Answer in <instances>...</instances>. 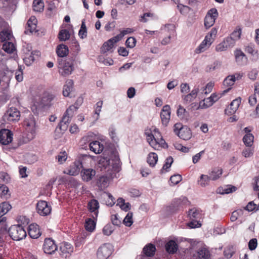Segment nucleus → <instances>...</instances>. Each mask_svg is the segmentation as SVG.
<instances>
[{"label": "nucleus", "mask_w": 259, "mask_h": 259, "mask_svg": "<svg viewBox=\"0 0 259 259\" xmlns=\"http://www.w3.org/2000/svg\"><path fill=\"white\" fill-rule=\"evenodd\" d=\"M13 35L11 32L8 30H4L0 33V38L2 41L11 40Z\"/></svg>", "instance_id": "38"}, {"label": "nucleus", "mask_w": 259, "mask_h": 259, "mask_svg": "<svg viewBox=\"0 0 259 259\" xmlns=\"http://www.w3.org/2000/svg\"><path fill=\"white\" fill-rule=\"evenodd\" d=\"M114 231V229L110 224H108L104 226L103 229V233L104 235L107 236L110 235Z\"/></svg>", "instance_id": "52"}, {"label": "nucleus", "mask_w": 259, "mask_h": 259, "mask_svg": "<svg viewBox=\"0 0 259 259\" xmlns=\"http://www.w3.org/2000/svg\"><path fill=\"white\" fill-rule=\"evenodd\" d=\"M96 226V223L92 219H87L85 221V228L89 232H93Z\"/></svg>", "instance_id": "44"}, {"label": "nucleus", "mask_w": 259, "mask_h": 259, "mask_svg": "<svg viewBox=\"0 0 259 259\" xmlns=\"http://www.w3.org/2000/svg\"><path fill=\"white\" fill-rule=\"evenodd\" d=\"M236 189L237 188L236 187L231 185H229L227 186V188L223 189L222 192H221L220 190L219 193H220L221 194H229L235 191Z\"/></svg>", "instance_id": "60"}, {"label": "nucleus", "mask_w": 259, "mask_h": 259, "mask_svg": "<svg viewBox=\"0 0 259 259\" xmlns=\"http://www.w3.org/2000/svg\"><path fill=\"white\" fill-rule=\"evenodd\" d=\"M20 112L15 107H10L3 116L5 121L16 122L20 119Z\"/></svg>", "instance_id": "7"}, {"label": "nucleus", "mask_w": 259, "mask_h": 259, "mask_svg": "<svg viewBox=\"0 0 259 259\" xmlns=\"http://www.w3.org/2000/svg\"><path fill=\"white\" fill-rule=\"evenodd\" d=\"M36 122L33 115L30 114L26 117L23 121V126L25 132L28 133L27 136L29 140L34 138L35 134Z\"/></svg>", "instance_id": "2"}, {"label": "nucleus", "mask_w": 259, "mask_h": 259, "mask_svg": "<svg viewBox=\"0 0 259 259\" xmlns=\"http://www.w3.org/2000/svg\"><path fill=\"white\" fill-rule=\"evenodd\" d=\"M74 91L73 82H68L64 85L62 92L64 97H71Z\"/></svg>", "instance_id": "26"}, {"label": "nucleus", "mask_w": 259, "mask_h": 259, "mask_svg": "<svg viewBox=\"0 0 259 259\" xmlns=\"http://www.w3.org/2000/svg\"><path fill=\"white\" fill-rule=\"evenodd\" d=\"M182 180L181 175L177 174L174 175L170 178V181L173 186L178 184Z\"/></svg>", "instance_id": "55"}, {"label": "nucleus", "mask_w": 259, "mask_h": 259, "mask_svg": "<svg viewBox=\"0 0 259 259\" xmlns=\"http://www.w3.org/2000/svg\"><path fill=\"white\" fill-rule=\"evenodd\" d=\"M67 158V153L65 151L60 152V154L56 157V158L58 159V161L60 163H62L65 161Z\"/></svg>", "instance_id": "64"}, {"label": "nucleus", "mask_w": 259, "mask_h": 259, "mask_svg": "<svg viewBox=\"0 0 259 259\" xmlns=\"http://www.w3.org/2000/svg\"><path fill=\"white\" fill-rule=\"evenodd\" d=\"M96 174V170L93 168H83L81 171L82 180L87 182L92 180Z\"/></svg>", "instance_id": "16"}, {"label": "nucleus", "mask_w": 259, "mask_h": 259, "mask_svg": "<svg viewBox=\"0 0 259 259\" xmlns=\"http://www.w3.org/2000/svg\"><path fill=\"white\" fill-rule=\"evenodd\" d=\"M113 47L112 44H110V42H109V41L107 40L103 44V46L101 48V52L103 54L106 53L112 49Z\"/></svg>", "instance_id": "53"}, {"label": "nucleus", "mask_w": 259, "mask_h": 259, "mask_svg": "<svg viewBox=\"0 0 259 259\" xmlns=\"http://www.w3.org/2000/svg\"><path fill=\"white\" fill-rule=\"evenodd\" d=\"M10 98V96L6 93L0 94V107L6 103Z\"/></svg>", "instance_id": "59"}, {"label": "nucleus", "mask_w": 259, "mask_h": 259, "mask_svg": "<svg viewBox=\"0 0 259 259\" xmlns=\"http://www.w3.org/2000/svg\"><path fill=\"white\" fill-rule=\"evenodd\" d=\"M37 20L35 16H31L27 22V26L24 33L26 34L29 32L32 33L33 32H36V24Z\"/></svg>", "instance_id": "17"}, {"label": "nucleus", "mask_w": 259, "mask_h": 259, "mask_svg": "<svg viewBox=\"0 0 259 259\" xmlns=\"http://www.w3.org/2000/svg\"><path fill=\"white\" fill-rule=\"evenodd\" d=\"M223 170L220 167L213 168L209 173V177L211 180L215 181L218 179L222 175Z\"/></svg>", "instance_id": "34"}, {"label": "nucleus", "mask_w": 259, "mask_h": 259, "mask_svg": "<svg viewBox=\"0 0 259 259\" xmlns=\"http://www.w3.org/2000/svg\"><path fill=\"white\" fill-rule=\"evenodd\" d=\"M219 16V13L215 8L210 9L207 13L204 18V26L206 29L211 27L215 23Z\"/></svg>", "instance_id": "9"}, {"label": "nucleus", "mask_w": 259, "mask_h": 259, "mask_svg": "<svg viewBox=\"0 0 259 259\" xmlns=\"http://www.w3.org/2000/svg\"><path fill=\"white\" fill-rule=\"evenodd\" d=\"M199 92L198 88H195L190 93L185 95L183 99L184 102L186 103H190L193 101L197 97V94Z\"/></svg>", "instance_id": "32"}, {"label": "nucleus", "mask_w": 259, "mask_h": 259, "mask_svg": "<svg viewBox=\"0 0 259 259\" xmlns=\"http://www.w3.org/2000/svg\"><path fill=\"white\" fill-rule=\"evenodd\" d=\"M253 152L254 150L253 148H251V147H248L243 150L242 151V155L245 157H249L252 156Z\"/></svg>", "instance_id": "61"}, {"label": "nucleus", "mask_w": 259, "mask_h": 259, "mask_svg": "<svg viewBox=\"0 0 259 259\" xmlns=\"http://www.w3.org/2000/svg\"><path fill=\"white\" fill-rule=\"evenodd\" d=\"M98 167L101 171H105L111 176L119 172L121 170V162L116 151H112L107 156L100 158Z\"/></svg>", "instance_id": "1"}, {"label": "nucleus", "mask_w": 259, "mask_h": 259, "mask_svg": "<svg viewBox=\"0 0 259 259\" xmlns=\"http://www.w3.org/2000/svg\"><path fill=\"white\" fill-rule=\"evenodd\" d=\"M88 208L90 212H94L95 217L94 218H97L98 214V209L99 208V203L97 200L93 199L91 200L88 204Z\"/></svg>", "instance_id": "22"}, {"label": "nucleus", "mask_w": 259, "mask_h": 259, "mask_svg": "<svg viewBox=\"0 0 259 259\" xmlns=\"http://www.w3.org/2000/svg\"><path fill=\"white\" fill-rule=\"evenodd\" d=\"M234 54L236 61L238 64L242 65L246 62L247 58L240 49H236L234 52Z\"/></svg>", "instance_id": "23"}, {"label": "nucleus", "mask_w": 259, "mask_h": 259, "mask_svg": "<svg viewBox=\"0 0 259 259\" xmlns=\"http://www.w3.org/2000/svg\"><path fill=\"white\" fill-rule=\"evenodd\" d=\"M90 149L96 154L101 153L104 149V146L98 141H92L89 145Z\"/></svg>", "instance_id": "24"}, {"label": "nucleus", "mask_w": 259, "mask_h": 259, "mask_svg": "<svg viewBox=\"0 0 259 259\" xmlns=\"http://www.w3.org/2000/svg\"><path fill=\"white\" fill-rule=\"evenodd\" d=\"M156 251V247L154 245L149 243L143 249V252L148 257L153 256Z\"/></svg>", "instance_id": "29"}, {"label": "nucleus", "mask_w": 259, "mask_h": 259, "mask_svg": "<svg viewBox=\"0 0 259 259\" xmlns=\"http://www.w3.org/2000/svg\"><path fill=\"white\" fill-rule=\"evenodd\" d=\"M3 49L8 53H12L16 50L15 47L12 42L5 41L3 45Z\"/></svg>", "instance_id": "37"}, {"label": "nucleus", "mask_w": 259, "mask_h": 259, "mask_svg": "<svg viewBox=\"0 0 259 259\" xmlns=\"http://www.w3.org/2000/svg\"><path fill=\"white\" fill-rule=\"evenodd\" d=\"M213 85L214 84L212 82H209L205 88L203 87L200 89V93L202 94H207L210 93L212 91Z\"/></svg>", "instance_id": "49"}, {"label": "nucleus", "mask_w": 259, "mask_h": 259, "mask_svg": "<svg viewBox=\"0 0 259 259\" xmlns=\"http://www.w3.org/2000/svg\"><path fill=\"white\" fill-rule=\"evenodd\" d=\"M28 233L29 236L33 239L38 238L41 235L39 227L36 224H31L29 226Z\"/></svg>", "instance_id": "20"}, {"label": "nucleus", "mask_w": 259, "mask_h": 259, "mask_svg": "<svg viewBox=\"0 0 259 259\" xmlns=\"http://www.w3.org/2000/svg\"><path fill=\"white\" fill-rule=\"evenodd\" d=\"M133 213L128 212L123 220V224L127 227H130L133 223L132 220Z\"/></svg>", "instance_id": "51"}, {"label": "nucleus", "mask_w": 259, "mask_h": 259, "mask_svg": "<svg viewBox=\"0 0 259 259\" xmlns=\"http://www.w3.org/2000/svg\"><path fill=\"white\" fill-rule=\"evenodd\" d=\"M210 180L211 179L208 175H201L198 183L201 187H205L209 185Z\"/></svg>", "instance_id": "40"}, {"label": "nucleus", "mask_w": 259, "mask_h": 259, "mask_svg": "<svg viewBox=\"0 0 259 259\" xmlns=\"http://www.w3.org/2000/svg\"><path fill=\"white\" fill-rule=\"evenodd\" d=\"M71 118L72 117L64 113L62 120L58 125V127L61 131L64 132L67 129L68 125L70 122Z\"/></svg>", "instance_id": "27"}, {"label": "nucleus", "mask_w": 259, "mask_h": 259, "mask_svg": "<svg viewBox=\"0 0 259 259\" xmlns=\"http://www.w3.org/2000/svg\"><path fill=\"white\" fill-rule=\"evenodd\" d=\"M213 85L214 84L212 82H209L205 88L203 87L200 89V93L202 94H207L210 93L212 91Z\"/></svg>", "instance_id": "47"}, {"label": "nucleus", "mask_w": 259, "mask_h": 259, "mask_svg": "<svg viewBox=\"0 0 259 259\" xmlns=\"http://www.w3.org/2000/svg\"><path fill=\"white\" fill-rule=\"evenodd\" d=\"M8 188L6 185L0 184V196L2 198L7 199L10 196V195L8 194Z\"/></svg>", "instance_id": "45"}, {"label": "nucleus", "mask_w": 259, "mask_h": 259, "mask_svg": "<svg viewBox=\"0 0 259 259\" xmlns=\"http://www.w3.org/2000/svg\"><path fill=\"white\" fill-rule=\"evenodd\" d=\"M210 255L209 250L205 247H201L194 254V256L199 259H207Z\"/></svg>", "instance_id": "25"}, {"label": "nucleus", "mask_w": 259, "mask_h": 259, "mask_svg": "<svg viewBox=\"0 0 259 259\" xmlns=\"http://www.w3.org/2000/svg\"><path fill=\"white\" fill-rule=\"evenodd\" d=\"M60 251L62 257L67 258L73 252V247L70 244L64 242L60 246Z\"/></svg>", "instance_id": "15"}, {"label": "nucleus", "mask_w": 259, "mask_h": 259, "mask_svg": "<svg viewBox=\"0 0 259 259\" xmlns=\"http://www.w3.org/2000/svg\"><path fill=\"white\" fill-rule=\"evenodd\" d=\"M223 41L228 48L233 47L236 42V41L230 36L225 38Z\"/></svg>", "instance_id": "54"}, {"label": "nucleus", "mask_w": 259, "mask_h": 259, "mask_svg": "<svg viewBox=\"0 0 259 259\" xmlns=\"http://www.w3.org/2000/svg\"><path fill=\"white\" fill-rule=\"evenodd\" d=\"M68 48L67 46L64 44L58 45L56 49V53L59 57H66L68 54Z\"/></svg>", "instance_id": "30"}, {"label": "nucleus", "mask_w": 259, "mask_h": 259, "mask_svg": "<svg viewBox=\"0 0 259 259\" xmlns=\"http://www.w3.org/2000/svg\"><path fill=\"white\" fill-rule=\"evenodd\" d=\"M136 41L134 37H129L125 41V45L127 48H133L136 46Z\"/></svg>", "instance_id": "57"}, {"label": "nucleus", "mask_w": 259, "mask_h": 259, "mask_svg": "<svg viewBox=\"0 0 259 259\" xmlns=\"http://www.w3.org/2000/svg\"><path fill=\"white\" fill-rule=\"evenodd\" d=\"M160 117L162 124L164 126H167L170 118V108L168 105L164 106L161 110Z\"/></svg>", "instance_id": "14"}, {"label": "nucleus", "mask_w": 259, "mask_h": 259, "mask_svg": "<svg viewBox=\"0 0 259 259\" xmlns=\"http://www.w3.org/2000/svg\"><path fill=\"white\" fill-rule=\"evenodd\" d=\"M145 135L146 136L147 141L149 145L152 147L154 149L158 150L161 145V147H164V145L168 147L167 144L162 137L160 140L158 138H156L153 135L151 129H146L145 131Z\"/></svg>", "instance_id": "3"}, {"label": "nucleus", "mask_w": 259, "mask_h": 259, "mask_svg": "<svg viewBox=\"0 0 259 259\" xmlns=\"http://www.w3.org/2000/svg\"><path fill=\"white\" fill-rule=\"evenodd\" d=\"M87 28L85 23V19L81 21L80 28L78 32V35L81 39H84L87 37Z\"/></svg>", "instance_id": "39"}, {"label": "nucleus", "mask_w": 259, "mask_h": 259, "mask_svg": "<svg viewBox=\"0 0 259 259\" xmlns=\"http://www.w3.org/2000/svg\"><path fill=\"white\" fill-rule=\"evenodd\" d=\"M109 180L107 177L102 176L96 180V186L100 191H103L109 185Z\"/></svg>", "instance_id": "21"}, {"label": "nucleus", "mask_w": 259, "mask_h": 259, "mask_svg": "<svg viewBox=\"0 0 259 259\" xmlns=\"http://www.w3.org/2000/svg\"><path fill=\"white\" fill-rule=\"evenodd\" d=\"M178 248V244L172 240L169 241L165 245L166 250L169 253L173 254L176 252Z\"/></svg>", "instance_id": "33"}, {"label": "nucleus", "mask_w": 259, "mask_h": 259, "mask_svg": "<svg viewBox=\"0 0 259 259\" xmlns=\"http://www.w3.org/2000/svg\"><path fill=\"white\" fill-rule=\"evenodd\" d=\"M173 161V158L171 156L168 157L166 159L165 162L162 167V169L167 170V169L171 166Z\"/></svg>", "instance_id": "63"}, {"label": "nucleus", "mask_w": 259, "mask_h": 259, "mask_svg": "<svg viewBox=\"0 0 259 259\" xmlns=\"http://www.w3.org/2000/svg\"><path fill=\"white\" fill-rule=\"evenodd\" d=\"M17 81H22L23 79L22 72L20 71L14 72L9 70H4L0 72V81H11L13 76Z\"/></svg>", "instance_id": "6"}, {"label": "nucleus", "mask_w": 259, "mask_h": 259, "mask_svg": "<svg viewBox=\"0 0 259 259\" xmlns=\"http://www.w3.org/2000/svg\"><path fill=\"white\" fill-rule=\"evenodd\" d=\"M9 236L16 241H19L26 237L27 234L24 228L20 225H13L8 231Z\"/></svg>", "instance_id": "4"}, {"label": "nucleus", "mask_w": 259, "mask_h": 259, "mask_svg": "<svg viewBox=\"0 0 259 259\" xmlns=\"http://www.w3.org/2000/svg\"><path fill=\"white\" fill-rule=\"evenodd\" d=\"M241 101V98L240 97H238L233 100L230 105V108L227 109L225 110V114L228 115L234 114L238 110V107L240 105Z\"/></svg>", "instance_id": "19"}, {"label": "nucleus", "mask_w": 259, "mask_h": 259, "mask_svg": "<svg viewBox=\"0 0 259 259\" xmlns=\"http://www.w3.org/2000/svg\"><path fill=\"white\" fill-rule=\"evenodd\" d=\"M59 73L61 75L64 76H67L70 75L74 69L72 59H70L69 61H66L62 66L60 63H59Z\"/></svg>", "instance_id": "10"}, {"label": "nucleus", "mask_w": 259, "mask_h": 259, "mask_svg": "<svg viewBox=\"0 0 259 259\" xmlns=\"http://www.w3.org/2000/svg\"><path fill=\"white\" fill-rule=\"evenodd\" d=\"M199 215V211L195 208L189 209L188 211V215L189 216L190 219L191 220L198 218Z\"/></svg>", "instance_id": "56"}, {"label": "nucleus", "mask_w": 259, "mask_h": 259, "mask_svg": "<svg viewBox=\"0 0 259 259\" xmlns=\"http://www.w3.org/2000/svg\"><path fill=\"white\" fill-rule=\"evenodd\" d=\"M213 85L214 84L212 82H209L205 88L203 87L200 89V93L202 94H207L210 93L212 91Z\"/></svg>", "instance_id": "48"}, {"label": "nucleus", "mask_w": 259, "mask_h": 259, "mask_svg": "<svg viewBox=\"0 0 259 259\" xmlns=\"http://www.w3.org/2000/svg\"><path fill=\"white\" fill-rule=\"evenodd\" d=\"M11 208V205L8 202L1 203L0 204V217L6 214Z\"/></svg>", "instance_id": "36"}, {"label": "nucleus", "mask_w": 259, "mask_h": 259, "mask_svg": "<svg viewBox=\"0 0 259 259\" xmlns=\"http://www.w3.org/2000/svg\"><path fill=\"white\" fill-rule=\"evenodd\" d=\"M254 136L252 134H246L243 138V141L247 147H251L252 145Z\"/></svg>", "instance_id": "43"}, {"label": "nucleus", "mask_w": 259, "mask_h": 259, "mask_svg": "<svg viewBox=\"0 0 259 259\" xmlns=\"http://www.w3.org/2000/svg\"><path fill=\"white\" fill-rule=\"evenodd\" d=\"M13 140V133L8 129H2L0 131V143L3 145H8Z\"/></svg>", "instance_id": "12"}, {"label": "nucleus", "mask_w": 259, "mask_h": 259, "mask_svg": "<svg viewBox=\"0 0 259 259\" xmlns=\"http://www.w3.org/2000/svg\"><path fill=\"white\" fill-rule=\"evenodd\" d=\"M242 76V73H236L234 74L227 76L223 81H236V80H240Z\"/></svg>", "instance_id": "46"}, {"label": "nucleus", "mask_w": 259, "mask_h": 259, "mask_svg": "<svg viewBox=\"0 0 259 259\" xmlns=\"http://www.w3.org/2000/svg\"><path fill=\"white\" fill-rule=\"evenodd\" d=\"M44 3L42 0H34L33 2V9L37 12H41L44 10Z\"/></svg>", "instance_id": "35"}, {"label": "nucleus", "mask_w": 259, "mask_h": 259, "mask_svg": "<svg viewBox=\"0 0 259 259\" xmlns=\"http://www.w3.org/2000/svg\"><path fill=\"white\" fill-rule=\"evenodd\" d=\"M70 36V34L67 29L61 30L58 34V38L60 41H63L68 40Z\"/></svg>", "instance_id": "42"}, {"label": "nucleus", "mask_w": 259, "mask_h": 259, "mask_svg": "<svg viewBox=\"0 0 259 259\" xmlns=\"http://www.w3.org/2000/svg\"><path fill=\"white\" fill-rule=\"evenodd\" d=\"M57 249V245L54 240L51 238H46L43 245V249L47 254H52Z\"/></svg>", "instance_id": "13"}, {"label": "nucleus", "mask_w": 259, "mask_h": 259, "mask_svg": "<svg viewBox=\"0 0 259 259\" xmlns=\"http://www.w3.org/2000/svg\"><path fill=\"white\" fill-rule=\"evenodd\" d=\"M158 160V156L155 153H150L147 157V161L151 166H154Z\"/></svg>", "instance_id": "41"}, {"label": "nucleus", "mask_w": 259, "mask_h": 259, "mask_svg": "<svg viewBox=\"0 0 259 259\" xmlns=\"http://www.w3.org/2000/svg\"><path fill=\"white\" fill-rule=\"evenodd\" d=\"M241 34V29L240 28H238L235 29L233 31V32L230 34V36H231L235 41H236L237 40L239 39L240 38Z\"/></svg>", "instance_id": "58"}, {"label": "nucleus", "mask_w": 259, "mask_h": 259, "mask_svg": "<svg viewBox=\"0 0 259 259\" xmlns=\"http://www.w3.org/2000/svg\"><path fill=\"white\" fill-rule=\"evenodd\" d=\"M81 166V163L79 162L74 163L70 166V169L68 170L67 174L70 176L77 175L80 172V169Z\"/></svg>", "instance_id": "31"}, {"label": "nucleus", "mask_w": 259, "mask_h": 259, "mask_svg": "<svg viewBox=\"0 0 259 259\" xmlns=\"http://www.w3.org/2000/svg\"><path fill=\"white\" fill-rule=\"evenodd\" d=\"M245 51L247 53L250 54L253 58L252 59V61H256L258 59V53L257 50H256L254 48V46L252 44H250L248 46H246Z\"/></svg>", "instance_id": "28"}, {"label": "nucleus", "mask_w": 259, "mask_h": 259, "mask_svg": "<svg viewBox=\"0 0 259 259\" xmlns=\"http://www.w3.org/2000/svg\"><path fill=\"white\" fill-rule=\"evenodd\" d=\"M174 131L175 133L181 139L184 140H189L192 136V133L190 128L187 126H183L181 123H176L174 125Z\"/></svg>", "instance_id": "5"}, {"label": "nucleus", "mask_w": 259, "mask_h": 259, "mask_svg": "<svg viewBox=\"0 0 259 259\" xmlns=\"http://www.w3.org/2000/svg\"><path fill=\"white\" fill-rule=\"evenodd\" d=\"M26 56H28V57H25V58H24V59H23L24 62L26 65H27V66H29V65H31V63H32L34 62L35 59L33 56V54L32 52H31L30 55H26Z\"/></svg>", "instance_id": "62"}, {"label": "nucleus", "mask_w": 259, "mask_h": 259, "mask_svg": "<svg viewBox=\"0 0 259 259\" xmlns=\"http://www.w3.org/2000/svg\"><path fill=\"white\" fill-rule=\"evenodd\" d=\"M36 209L38 213L42 216L48 215L51 211V206L44 200H40L37 202Z\"/></svg>", "instance_id": "11"}, {"label": "nucleus", "mask_w": 259, "mask_h": 259, "mask_svg": "<svg viewBox=\"0 0 259 259\" xmlns=\"http://www.w3.org/2000/svg\"><path fill=\"white\" fill-rule=\"evenodd\" d=\"M112 247L109 243H104L99 247L97 251L98 259H107L112 254Z\"/></svg>", "instance_id": "8"}, {"label": "nucleus", "mask_w": 259, "mask_h": 259, "mask_svg": "<svg viewBox=\"0 0 259 259\" xmlns=\"http://www.w3.org/2000/svg\"><path fill=\"white\" fill-rule=\"evenodd\" d=\"M55 97V96L52 94L48 92L44 93L40 101V105L43 107H50Z\"/></svg>", "instance_id": "18"}, {"label": "nucleus", "mask_w": 259, "mask_h": 259, "mask_svg": "<svg viewBox=\"0 0 259 259\" xmlns=\"http://www.w3.org/2000/svg\"><path fill=\"white\" fill-rule=\"evenodd\" d=\"M210 45H208L207 42L203 40L198 47L196 49V53H200L206 50Z\"/></svg>", "instance_id": "50"}]
</instances>
